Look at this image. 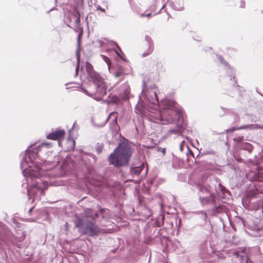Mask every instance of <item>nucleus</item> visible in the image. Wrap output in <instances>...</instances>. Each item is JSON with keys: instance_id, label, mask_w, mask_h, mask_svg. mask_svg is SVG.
<instances>
[{"instance_id": "obj_24", "label": "nucleus", "mask_w": 263, "mask_h": 263, "mask_svg": "<svg viewBox=\"0 0 263 263\" xmlns=\"http://www.w3.org/2000/svg\"><path fill=\"white\" fill-rule=\"evenodd\" d=\"M78 70H79V67H78V66L77 67L76 69V75H77V74H78Z\"/></svg>"}, {"instance_id": "obj_1", "label": "nucleus", "mask_w": 263, "mask_h": 263, "mask_svg": "<svg viewBox=\"0 0 263 263\" xmlns=\"http://www.w3.org/2000/svg\"><path fill=\"white\" fill-rule=\"evenodd\" d=\"M37 152L36 148L27 149L21 162V168L22 170L23 176L26 178L28 186V195L29 198H37V195L39 194L36 175L34 174V172L39 170L38 166L34 165L38 162L34 157L36 156Z\"/></svg>"}, {"instance_id": "obj_28", "label": "nucleus", "mask_w": 263, "mask_h": 263, "mask_svg": "<svg viewBox=\"0 0 263 263\" xmlns=\"http://www.w3.org/2000/svg\"><path fill=\"white\" fill-rule=\"evenodd\" d=\"M181 112H178V118H180V116H181Z\"/></svg>"}, {"instance_id": "obj_11", "label": "nucleus", "mask_w": 263, "mask_h": 263, "mask_svg": "<svg viewBox=\"0 0 263 263\" xmlns=\"http://www.w3.org/2000/svg\"><path fill=\"white\" fill-rule=\"evenodd\" d=\"M143 168V165L142 164L138 166H132L130 168V174L133 176H138L140 174Z\"/></svg>"}, {"instance_id": "obj_9", "label": "nucleus", "mask_w": 263, "mask_h": 263, "mask_svg": "<svg viewBox=\"0 0 263 263\" xmlns=\"http://www.w3.org/2000/svg\"><path fill=\"white\" fill-rule=\"evenodd\" d=\"M262 126L260 124H251V125H246L243 126H241L239 127H232L227 130V132H233L235 130H240V129H258L261 128Z\"/></svg>"}, {"instance_id": "obj_12", "label": "nucleus", "mask_w": 263, "mask_h": 263, "mask_svg": "<svg viewBox=\"0 0 263 263\" xmlns=\"http://www.w3.org/2000/svg\"><path fill=\"white\" fill-rule=\"evenodd\" d=\"M127 73L125 72L123 67L120 66L114 73V76L116 78L122 77Z\"/></svg>"}, {"instance_id": "obj_7", "label": "nucleus", "mask_w": 263, "mask_h": 263, "mask_svg": "<svg viewBox=\"0 0 263 263\" xmlns=\"http://www.w3.org/2000/svg\"><path fill=\"white\" fill-rule=\"evenodd\" d=\"M156 86H154L152 88L148 90V93L146 94V98L148 101L152 102L154 105H157L159 103L158 97L156 90Z\"/></svg>"}, {"instance_id": "obj_14", "label": "nucleus", "mask_w": 263, "mask_h": 263, "mask_svg": "<svg viewBox=\"0 0 263 263\" xmlns=\"http://www.w3.org/2000/svg\"><path fill=\"white\" fill-rule=\"evenodd\" d=\"M103 60L104 61V62L107 64L108 66V69H110V61L109 59L104 55H102Z\"/></svg>"}, {"instance_id": "obj_8", "label": "nucleus", "mask_w": 263, "mask_h": 263, "mask_svg": "<svg viewBox=\"0 0 263 263\" xmlns=\"http://www.w3.org/2000/svg\"><path fill=\"white\" fill-rule=\"evenodd\" d=\"M64 130L63 129H60L54 131L47 135V138L48 139H51L54 140H59L58 144L60 146L61 142L60 140V138H62L64 136Z\"/></svg>"}, {"instance_id": "obj_19", "label": "nucleus", "mask_w": 263, "mask_h": 263, "mask_svg": "<svg viewBox=\"0 0 263 263\" xmlns=\"http://www.w3.org/2000/svg\"><path fill=\"white\" fill-rule=\"evenodd\" d=\"M75 23L77 25H79L80 23V18H76V20H75Z\"/></svg>"}, {"instance_id": "obj_26", "label": "nucleus", "mask_w": 263, "mask_h": 263, "mask_svg": "<svg viewBox=\"0 0 263 263\" xmlns=\"http://www.w3.org/2000/svg\"><path fill=\"white\" fill-rule=\"evenodd\" d=\"M244 6H245V3L244 2H241V7H244Z\"/></svg>"}, {"instance_id": "obj_29", "label": "nucleus", "mask_w": 263, "mask_h": 263, "mask_svg": "<svg viewBox=\"0 0 263 263\" xmlns=\"http://www.w3.org/2000/svg\"><path fill=\"white\" fill-rule=\"evenodd\" d=\"M32 210V208H31L29 211V212L30 213L31 212V211Z\"/></svg>"}, {"instance_id": "obj_30", "label": "nucleus", "mask_w": 263, "mask_h": 263, "mask_svg": "<svg viewBox=\"0 0 263 263\" xmlns=\"http://www.w3.org/2000/svg\"><path fill=\"white\" fill-rule=\"evenodd\" d=\"M95 216H96V217H97L98 216V214H95Z\"/></svg>"}, {"instance_id": "obj_2", "label": "nucleus", "mask_w": 263, "mask_h": 263, "mask_svg": "<svg viewBox=\"0 0 263 263\" xmlns=\"http://www.w3.org/2000/svg\"><path fill=\"white\" fill-rule=\"evenodd\" d=\"M132 154V150L127 144L120 143L114 152L110 154L109 157V162L116 166L126 165Z\"/></svg>"}, {"instance_id": "obj_23", "label": "nucleus", "mask_w": 263, "mask_h": 263, "mask_svg": "<svg viewBox=\"0 0 263 263\" xmlns=\"http://www.w3.org/2000/svg\"><path fill=\"white\" fill-rule=\"evenodd\" d=\"M81 36V34H79L78 39V44H79V45H80V39Z\"/></svg>"}, {"instance_id": "obj_4", "label": "nucleus", "mask_w": 263, "mask_h": 263, "mask_svg": "<svg viewBox=\"0 0 263 263\" xmlns=\"http://www.w3.org/2000/svg\"><path fill=\"white\" fill-rule=\"evenodd\" d=\"M49 143H44L42 144L41 146H39L38 147H34L33 148H36L37 151L36 153V156H35V159H37V161L38 162H36V164H34L35 166H38L39 167V170H37L36 172H34V174L36 175V183L38 186V192L40 194V196L43 193L44 190H46L47 186V182L46 180H43L42 179H41L40 177H41L43 174H42V172H41L42 167H41V164L42 162H43L42 161V160H40L38 156V153L39 151V148L40 147H44L45 146H47L49 145Z\"/></svg>"}, {"instance_id": "obj_25", "label": "nucleus", "mask_w": 263, "mask_h": 263, "mask_svg": "<svg viewBox=\"0 0 263 263\" xmlns=\"http://www.w3.org/2000/svg\"><path fill=\"white\" fill-rule=\"evenodd\" d=\"M152 50H149V52L148 53H147V54H145V53H144V54H143V57H145V56H146V55H148V54H149V53L152 52Z\"/></svg>"}, {"instance_id": "obj_27", "label": "nucleus", "mask_w": 263, "mask_h": 263, "mask_svg": "<svg viewBox=\"0 0 263 263\" xmlns=\"http://www.w3.org/2000/svg\"><path fill=\"white\" fill-rule=\"evenodd\" d=\"M77 60H78V62L79 63V60H80V58H79V56L78 53H77Z\"/></svg>"}, {"instance_id": "obj_6", "label": "nucleus", "mask_w": 263, "mask_h": 263, "mask_svg": "<svg viewBox=\"0 0 263 263\" xmlns=\"http://www.w3.org/2000/svg\"><path fill=\"white\" fill-rule=\"evenodd\" d=\"M77 226L81 228V231L83 233L90 236L96 235L99 232V229L97 226L91 222L86 221L85 223L81 224L80 222L79 221L77 223Z\"/></svg>"}, {"instance_id": "obj_3", "label": "nucleus", "mask_w": 263, "mask_h": 263, "mask_svg": "<svg viewBox=\"0 0 263 263\" xmlns=\"http://www.w3.org/2000/svg\"><path fill=\"white\" fill-rule=\"evenodd\" d=\"M86 69L89 81L92 82L96 87L97 93L101 96L106 95L107 89L106 84L99 75L93 71L92 65L88 62L86 64Z\"/></svg>"}, {"instance_id": "obj_16", "label": "nucleus", "mask_w": 263, "mask_h": 263, "mask_svg": "<svg viewBox=\"0 0 263 263\" xmlns=\"http://www.w3.org/2000/svg\"><path fill=\"white\" fill-rule=\"evenodd\" d=\"M258 175L259 178H263V170L259 171L258 173Z\"/></svg>"}, {"instance_id": "obj_22", "label": "nucleus", "mask_w": 263, "mask_h": 263, "mask_svg": "<svg viewBox=\"0 0 263 263\" xmlns=\"http://www.w3.org/2000/svg\"><path fill=\"white\" fill-rule=\"evenodd\" d=\"M234 255H235L236 257H238L239 256V252L238 251H236L234 253Z\"/></svg>"}, {"instance_id": "obj_5", "label": "nucleus", "mask_w": 263, "mask_h": 263, "mask_svg": "<svg viewBox=\"0 0 263 263\" xmlns=\"http://www.w3.org/2000/svg\"><path fill=\"white\" fill-rule=\"evenodd\" d=\"M160 106H162L163 110L159 112V120L166 121V123H173L175 119H173L171 115V109H172L175 105V102L172 100H165L161 102Z\"/></svg>"}, {"instance_id": "obj_13", "label": "nucleus", "mask_w": 263, "mask_h": 263, "mask_svg": "<svg viewBox=\"0 0 263 263\" xmlns=\"http://www.w3.org/2000/svg\"><path fill=\"white\" fill-rule=\"evenodd\" d=\"M67 144L68 145L69 147L68 148V150H72L73 149L75 145V141L70 138H68L67 140Z\"/></svg>"}, {"instance_id": "obj_21", "label": "nucleus", "mask_w": 263, "mask_h": 263, "mask_svg": "<svg viewBox=\"0 0 263 263\" xmlns=\"http://www.w3.org/2000/svg\"><path fill=\"white\" fill-rule=\"evenodd\" d=\"M151 15V13H148V14H146L145 15H144V14H141V16L142 17H143V16H147V17H149Z\"/></svg>"}, {"instance_id": "obj_18", "label": "nucleus", "mask_w": 263, "mask_h": 263, "mask_svg": "<svg viewBox=\"0 0 263 263\" xmlns=\"http://www.w3.org/2000/svg\"><path fill=\"white\" fill-rule=\"evenodd\" d=\"M97 10H100V11H102V12H104L105 11V9H104L102 8H101V7H100V6H98V7H97Z\"/></svg>"}, {"instance_id": "obj_20", "label": "nucleus", "mask_w": 263, "mask_h": 263, "mask_svg": "<svg viewBox=\"0 0 263 263\" xmlns=\"http://www.w3.org/2000/svg\"><path fill=\"white\" fill-rule=\"evenodd\" d=\"M217 58L219 59V61L222 63L223 61L222 58L220 55H217Z\"/></svg>"}, {"instance_id": "obj_15", "label": "nucleus", "mask_w": 263, "mask_h": 263, "mask_svg": "<svg viewBox=\"0 0 263 263\" xmlns=\"http://www.w3.org/2000/svg\"><path fill=\"white\" fill-rule=\"evenodd\" d=\"M240 257L242 260H245L246 263H248L249 259L247 256L240 255Z\"/></svg>"}, {"instance_id": "obj_10", "label": "nucleus", "mask_w": 263, "mask_h": 263, "mask_svg": "<svg viewBox=\"0 0 263 263\" xmlns=\"http://www.w3.org/2000/svg\"><path fill=\"white\" fill-rule=\"evenodd\" d=\"M206 195L202 196L201 194L200 195V200L202 204H206L212 203L214 202V196L210 193L206 192Z\"/></svg>"}, {"instance_id": "obj_17", "label": "nucleus", "mask_w": 263, "mask_h": 263, "mask_svg": "<svg viewBox=\"0 0 263 263\" xmlns=\"http://www.w3.org/2000/svg\"><path fill=\"white\" fill-rule=\"evenodd\" d=\"M76 18H80V14L78 11H76L74 14Z\"/></svg>"}]
</instances>
